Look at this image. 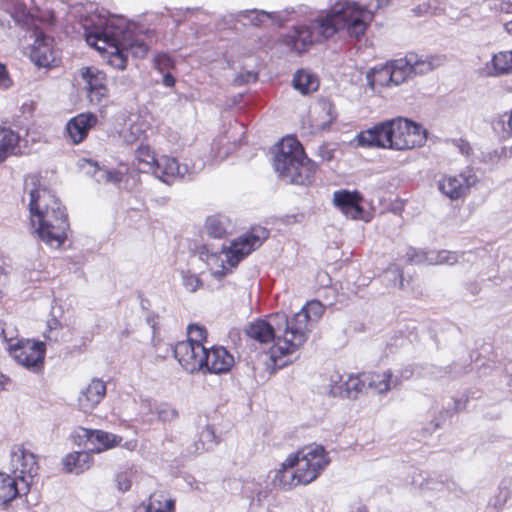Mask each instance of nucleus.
<instances>
[{
	"mask_svg": "<svg viewBox=\"0 0 512 512\" xmlns=\"http://www.w3.org/2000/svg\"><path fill=\"white\" fill-rule=\"evenodd\" d=\"M373 13L358 3L341 0L325 16L308 25L295 26L283 38V43L296 53L306 52L310 46L345 30L350 37L363 36L373 20Z\"/></svg>",
	"mask_w": 512,
	"mask_h": 512,
	"instance_id": "nucleus-1",
	"label": "nucleus"
},
{
	"mask_svg": "<svg viewBox=\"0 0 512 512\" xmlns=\"http://www.w3.org/2000/svg\"><path fill=\"white\" fill-rule=\"evenodd\" d=\"M85 38L99 52L109 53L110 64L120 70L126 68L128 53L143 58L149 49L143 35L136 32V26L122 16L110 17L95 30L86 32Z\"/></svg>",
	"mask_w": 512,
	"mask_h": 512,
	"instance_id": "nucleus-2",
	"label": "nucleus"
},
{
	"mask_svg": "<svg viewBox=\"0 0 512 512\" xmlns=\"http://www.w3.org/2000/svg\"><path fill=\"white\" fill-rule=\"evenodd\" d=\"M36 177L31 178L29 210L31 224L38 237L47 245L59 248L67 237L68 216L58 198L45 187H36Z\"/></svg>",
	"mask_w": 512,
	"mask_h": 512,
	"instance_id": "nucleus-3",
	"label": "nucleus"
},
{
	"mask_svg": "<svg viewBox=\"0 0 512 512\" xmlns=\"http://www.w3.org/2000/svg\"><path fill=\"white\" fill-rule=\"evenodd\" d=\"M426 140L427 132L421 125L406 118L397 117L360 132L354 141L359 147L409 150L422 147Z\"/></svg>",
	"mask_w": 512,
	"mask_h": 512,
	"instance_id": "nucleus-4",
	"label": "nucleus"
},
{
	"mask_svg": "<svg viewBox=\"0 0 512 512\" xmlns=\"http://www.w3.org/2000/svg\"><path fill=\"white\" fill-rule=\"evenodd\" d=\"M245 334L259 343L275 341L268 352L273 370L285 367L290 362L287 357L298 350L290 341L288 317L282 313L250 323L245 328Z\"/></svg>",
	"mask_w": 512,
	"mask_h": 512,
	"instance_id": "nucleus-5",
	"label": "nucleus"
},
{
	"mask_svg": "<svg viewBox=\"0 0 512 512\" xmlns=\"http://www.w3.org/2000/svg\"><path fill=\"white\" fill-rule=\"evenodd\" d=\"M278 177L289 184L310 185L314 181L316 165L303 150L300 142L293 137L283 138L273 159Z\"/></svg>",
	"mask_w": 512,
	"mask_h": 512,
	"instance_id": "nucleus-6",
	"label": "nucleus"
},
{
	"mask_svg": "<svg viewBox=\"0 0 512 512\" xmlns=\"http://www.w3.org/2000/svg\"><path fill=\"white\" fill-rule=\"evenodd\" d=\"M269 237V231L261 226L253 227L248 233L234 240L229 247L218 253H208L205 261L211 274L220 279L236 267L252 251L259 248Z\"/></svg>",
	"mask_w": 512,
	"mask_h": 512,
	"instance_id": "nucleus-7",
	"label": "nucleus"
},
{
	"mask_svg": "<svg viewBox=\"0 0 512 512\" xmlns=\"http://www.w3.org/2000/svg\"><path fill=\"white\" fill-rule=\"evenodd\" d=\"M331 459L322 445H308L287 457L286 465H295L303 485L314 482L328 467Z\"/></svg>",
	"mask_w": 512,
	"mask_h": 512,
	"instance_id": "nucleus-8",
	"label": "nucleus"
},
{
	"mask_svg": "<svg viewBox=\"0 0 512 512\" xmlns=\"http://www.w3.org/2000/svg\"><path fill=\"white\" fill-rule=\"evenodd\" d=\"M445 57L440 55H424L415 52H408L404 57L389 61L395 86L418 75H424L442 66Z\"/></svg>",
	"mask_w": 512,
	"mask_h": 512,
	"instance_id": "nucleus-9",
	"label": "nucleus"
},
{
	"mask_svg": "<svg viewBox=\"0 0 512 512\" xmlns=\"http://www.w3.org/2000/svg\"><path fill=\"white\" fill-rule=\"evenodd\" d=\"M188 334L187 340L180 341L174 346L173 354L185 371L195 373L204 368L206 347L202 340L206 339V331L199 326L190 325Z\"/></svg>",
	"mask_w": 512,
	"mask_h": 512,
	"instance_id": "nucleus-10",
	"label": "nucleus"
},
{
	"mask_svg": "<svg viewBox=\"0 0 512 512\" xmlns=\"http://www.w3.org/2000/svg\"><path fill=\"white\" fill-rule=\"evenodd\" d=\"M325 312V306L318 300L308 301L300 311L288 318L293 346L299 350L308 340L309 334Z\"/></svg>",
	"mask_w": 512,
	"mask_h": 512,
	"instance_id": "nucleus-11",
	"label": "nucleus"
},
{
	"mask_svg": "<svg viewBox=\"0 0 512 512\" xmlns=\"http://www.w3.org/2000/svg\"><path fill=\"white\" fill-rule=\"evenodd\" d=\"M39 465L36 455L22 445L14 446L10 453V471L20 482L22 490H29L38 475Z\"/></svg>",
	"mask_w": 512,
	"mask_h": 512,
	"instance_id": "nucleus-12",
	"label": "nucleus"
},
{
	"mask_svg": "<svg viewBox=\"0 0 512 512\" xmlns=\"http://www.w3.org/2000/svg\"><path fill=\"white\" fill-rule=\"evenodd\" d=\"M204 167V163L189 166L187 163L180 164L175 158L162 155L158 157L152 174L166 184H172L176 180H191Z\"/></svg>",
	"mask_w": 512,
	"mask_h": 512,
	"instance_id": "nucleus-13",
	"label": "nucleus"
},
{
	"mask_svg": "<svg viewBox=\"0 0 512 512\" xmlns=\"http://www.w3.org/2000/svg\"><path fill=\"white\" fill-rule=\"evenodd\" d=\"M477 181L478 178L475 173L470 169H466L457 175H442L437 181V187L450 200H458L466 197Z\"/></svg>",
	"mask_w": 512,
	"mask_h": 512,
	"instance_id": "nucleus-14",
	"label": "nucleus"
},
{
	"mask_svg": "<svg viewBox=\"0 0 512 512\" xmlns=\"http://www.w3.org/2000/svg\"><path fill=\"white\" fill-rule=\"evenodd\" d=\"M10 355L20 365L37 371L43 366L45 344L31 340L19 341L10 346Z\"/></svg>",
	"mask_w": 512,
	"mask_h": 512,
	"instance_id": "nucleus-15",
	"label": "nucleus"
},
{
	"mask_svg": "<svg viewBox=\"0 0 512 512\" xmlns=\"http://www.w3.org/2000/svg\"><path fill=\"white\" fill-rule=\"evenodd\" d=\"M81 77L86 84L87 97L92 105L105 106L109 99L106 74L94 67L82 69Z\"/></svg>",
	"mask_w": 512,
	"mask_h": 512,
	"instance_id": "nucleus-16",
	"label": "nucleus"
},
{
	"mask_svg": "<svg viewBox=\"0 0 512 512\" xmlns=\"http://www.w3.org/2000/svg\"><path fill=\"white\" fill-rule=\"evenodd\" d=\"M30 58L38 67L49 68L56 66L60 54L54 48V39L40 31L35 32V40L31 48Z\"/></svg>",
	"mask_w": 512,
	"mask_h": 512,
	"instance_id": "nucleus-17",
	"label": "nucleus"
},
{
	"mask_svg": "<svg viewBox=\"0 0 512 512\" xmlns=\"http://www.w3.org/2000/svg\"><path fill=\"white\" fill-rule=\"evenodd\" d=\"M295 12L294 8H287L278 12H266L257 9L243 10L237 13L236 20L242 22L244 25L250 24L253 26H261L266 21L271 20V22L281 26L290 20L289 14Z\"/></svg>",
	"mask_w": 512,
	"mask_h": 512,
	"instance_id": "nucleus-18",
	"label": "nucleus"
},
{
	"mask_svg": "<svg viewBox=\"0 0 512 512\" xmlns=\"http://www.w3.org/2000/svg\"><path fill=\"white\" fill-rule=\"evenodd\" d=\"M234 363V356L223 346L215 345L205 350L203 369L209 373H227Z\"/></svg>",
	"mask_w": 512,
	"mask_h": 512,
	"instance_id": "nucleus-19",
	"label": "nucleus"
},
{
	"mask_svg": "<svg viewBox=\"0 0 512 512\" xmlns=\"http://www.w3.org/2000/svg\"><path fill=\"white\" fill-rule=\"evenodd\" d=\"M79 436L86 438L87 442L91 445V451L94 453H101L106 450L119 446L122 442V437L103 430H93L88 428H79Z\"/></svg>",
	"mask_w": 512,
	"mask_h": 512,
	"instance_id": "nucleus-20",
	"label": "nucleus"
},
{
	"mask_svg": "<svg viewBox=\"0 0 512 512\" xmlns=\"http://www.w3.org/2000/svg\"><path fill=\"white\" fill-rule=\"evenodd\" d=\"M106 395V383L93 378L89 384L84 387L78 397V406L81 411L91 413L104 399Z\"/></svg>",
	"mask_w": 512,
	"mask_h": 512,
	"instance_id": "nucleus-21",
	"label": "nucleus"
},
{
	"mask_svg": "<svg viewBox=\"0 0 512 512\" xmlns=\"http://www.w3.org/2000/svg\"><path fill=\"white\" fill-rule=\"evenodd\" d=\"M362 200L358 192H350L347 190L336 191L333 195V202L337 208L348 218L361 219L363 215V207L360 205Z\"/></svg>",
	"mask_w": 512,
	"mask_h": 512,
	"instance_id": "nucleus-22",
	"label": "nucleus"
},
{
	"mask_svg": "<svg viewBox=\"0 0 512 512\" xmlns=\"http://www.w3.org/2000/svg\"><path fill=\"white\" fill-rule=\"evenodd\" d=\"M97 123V116L92 113H82L72 118L66 125V131L74 144L82 142L88 131Z\"/></svg>",
	"mask_w": 512,
	"mask_h": 512,
	"instance_id": "nucleus-23",
	"label": "nucleus"
},
{
	"mask_svg": "<svg viewBox=\"0 0 512 512\" xmlns=\"http://www.w3.org/2000/svg\"><path fill=\"white\" fill-rule=\"evenodd\" d=\"M287 458L278 469L271 472V483L274 488L280 490H291L292 488L303 485L298 479V469L295 465H286Z\"/></svg>",
	"mask_w": 512,
	"mask_h": 512,
	"instance_id": "nucleus-24",
	"label": "nucleus"
},
{
	"mask_svg": "<svg viewBox=\"0 0 512 512\" xmlns=\"http://www.w3.org/2000/svg\"><path fill=\"white\" fill-rule=\"evenodd\" d=\"M482 73L488 77L512 74V50L494 54L491 60L485 63Z\"/></svg>",
	"mask_w": 512,
	"mask_h": 512,
	"instance_id": "nucleus-25",
	"label": "nucleus"
},
{
	"mask_svg": "<svg viewBox=\"0 0 512 512\" xmlns=\"http://www.w3.org/2000/svg\"><path fill=\"white\" fill-rule=\"evenodd\" d=\"M367 386L379 394H386L389 390L401 385L402 379L393 376L391 370L382 373H370L366 375Z\"/></svg>",
	"mask_w": 512,
	"mask_h": 512,
	"instance_id": "nucleus-26",
	"label": "nucleus"
},
{
	"mask_svg": "<svg viewBox=\"0 0 512 512\" xmlns=\"http://www.w3.org/2000/svg\"><path fill=\"white\" fill-rule=\"evenodd\" d=\"M175 501L163 492H155L146 502H142L134 512H174Z\"/></svg>",
	"mask_w": 512,
	"mask_h": 512,
	"instance_id": "nucleus-27",
	"label": "nucleus"
},
{
	"mask_svg": "<svg viewBox=\"0 0 512 512\" xmlns=\"http://www.w3.org/2000/svg\"><path fill=\"white\" fill-rule=\"evenodd\" d=\"M29 490H22L20 482L12 475L0 473V507H5L9 502Z\"/></svg>",
	"mask_w": 512,
	"mask_h": 512,
	"instance_id": "nucleus-28",
	"label": "nucleus"
},
{
	"mask_svg": "<svg viewBox=\"0 0 512 512\" xmlns=\"http://www.w3.org/2000/svg\"><path fill=\"white\" fill-rule=\"evenodd\" d=\"M20 135L9 127L0 126V163L19 151Z\"/></svg>",
	"mask_w": 512,
	"mask_h": 512,
	"instance_id": "nucleus-29",
	"label": "nucleus"
},
{
	"mask_svg": "<svg viewBox=\"0 0 512 512\" xmlns=\"http://www.w3.org/2000/svg\"><path fill=\"white\" fill-rule=\"evenodd\" d=\"M367 84L371 89L379 86H395L393 71L389 62L372 68L366 75Z\"/></svg>",
	"mask_w": 512,
	"mask_h": 512,
	"instance_id": "nucleus-30",
	"label": "nucleus"
},
{
	"mask_svg": "<svg viewBox=\"0 0 512 512\" xmlns=\"http://www.w3.org/2000/svg\"><path fill=\"white\" fill-rule=\"evenodd\" d=\"M292 85L295 90L307 95L318 90L319 79L314 73L306 69H299L293 76Z\"/></svg>",
	"mask_w": 512,
	"mask_h": 512,
	"instance_id": "nucleus-31",
	"label": "nucleus"
},
{
	"mask_svg": "<svg viewBox=\"0 0 512 512\" xmlns=\"http://www.w3.org/2000/svg\"><path fill=\"white\" fill-rule=\"evenodd\" d=\"M92 462L91 455L86 451L73 452L63 459V467L66 472L80 474L87 470Z\"/></svg>",
	"mask_w": 512,
	"mask_h": 512,
	"instance_id": "nucleus-32",
	"label": "nucleus"
},
{
	"mask_svg": "<svg viewBox=\"0 0 512 512\" xmlns=\"http://www.w3.org/2000/svg\"><path fill=\"white\" fill-rule=\"evenodd\" d=\"M232 229L230 220L224 215H212L206 219V233L214 238H223Z\"/></svg>",
	"mask_w": 512,
	"mask_h": 512,
	"instance_id": "nucleus-33",
	"label": "nucleus"
},
{
	"mask_svg": "<svg viewBox=\"0 0 512 512\" xmlns=\"http://www.w3.org/2000/svg\"><path fill=\"white\" fill-rule=\"evenodd\" d=\"M148 123L139 115L129 118V126L121 132L123 140L127 144H132L138 140L147 130Z\"/></svg>",
	"mask_w": 512,
	"mask_h": 512,
	"instance_id": "nucleus-34",
	"label": "nucleus"
},
{
	"mask_svg": "<svg viewBox=\"0 0 512 512\" xmlns=\"http://www.w3.org/2000/svg\"><path fill=\"white\" fill-rule=\"evenodd\" d=\"M218 444V438L212 426L206 424L198 435V440L194 443L195 454L213 449Z\"/></svg>",
	"mask_w": 512,
	"mask_h": 512,
	"instance_id": "nucleus-35",
	"label": "nucleus"
},
{
	"mask_svg": "<svg viewBox=\"0 0 512 512\" xmlns=\"http://www.w3.org/2000/svg\"><path fill=\"white\" fill-rule=\"evenodd\" d=\"M135 157L139 162V169L144 172H152L158 160L151 147L143 144L136 149Z\"/></svg>",
	"mask_w": 512,
	"mask_h": 512,
	"instance_id": "nucleus-36",
	"label": "nucleus"
},
{
	"mask_svg": "<svg viewBox=\"0 0 512 512\" xmlns=\"http://www.w3.org/2000/svg\"><path fill=\"white\" fill-rule=\"evenodd\" d=\"M320 111L321 123L319 126L322 129L328 128L337 118V112L334 104L329 99H320L317 103Z\"/></svg>",
	"mask_w": 512,
	"mask_h": 512,
	"instance_id": "nucleus-37",
	"label": "nucleus"
},
{
	"mask_svg": "<svg viewBox=\"0 0 512 512\" xmlns=\"http://www.w3.org/2000/svg\"><path fill=\"white\" fill-rule=\"evenodd\" d=\"M464 256V253H457L447 250L431 251L430 265H454L459 262V259Z\"/></svg>",
	"mask_w": 512,
	"mask_h": 512,
	"instance_id": "nucleus-38",
	"label": "nucleus"
},
{
	"mask_svg": "<svg viewBox=\"0 0 512 512\" xmlns=\"http://www.w3.org/2000/svg\"><path fill=\"white\" fill-rule=\"evenodd\" d=\"M367 385L366 375H364V379H361L357 376H350L347 380H345V394L344 398H356L359 393L363 391L365 386Z\"/></svg>",
	"mask_w": 512,
	"mask_h": 512,
	"instance_id": "nucleus-39",
	"label": "nucleus"
},
{
	"mask_svg": "<svg viewBox=\"0 0 512 512\" xmlns=\"http://www.w3.org/2000/svg\"><path fill=\"white\" fill-rule=\"evenodd\" d=\"M93 176L99 183L103 182L117 184L122 181L123 174L117 170L104 169L94 165Z\"/></svg>",
	"mask_w": 512,
	"mask_h": 512,
	"instance_id": "nucleus-40",
	"label": "nucleus"
},
{
	"mask_svg": "<svg viewBox=\"0 0 512 512\" xmlns=\"http://www.w3.org/2000/svg\"><path fill=\"white\" fill-rule=\"evenodd\" d=\"M180 276L182 285L189 293H194L203 286V281L200 279V277L190 270H181Z\"/></svg>",
	"mask_w": 512,
	"mask_h": 512,
	"instance_id": "nucleus-41",
	"label": "nucleus"
},
{
	"mask_svg": "<svg viewBox=\"0 0 512 512\" xmlns=\"http://www.w3.org/2000/svg\"><path fill=\"white\" fill-rule=\"evenodd\" d=\"M384 279L393 287L405 288L403 272L397 265H391L384 272Z\"/></svg>",
	"mask_w": 512,
	"mask_h": 512,
	"instance_id": "nucleus-42",
	"label": "nucleus"
},
{
	"mask_svg": "<svg viewBox=\"0 0 512 512\" xmlns=\"http://www.w3.org/2000/svg\"><path fill=\"white\" fill-rule=\"evenodd\" d=\"M329 393L334 397H343L345 394V380L338 372L333 373L330 377Z\"/></svg>",
	"mask_w": 512,
	"mask_h": 512,
	"instance_id": "nucleus-43",
	"label": "nucleus"
},
{
	"mask_svg": "<svg viewBox=\"0 0 512 512\" xmlns=\"http://www.w3.org/2000/svg\"><path fill=\"white\" fill-rule=\"evenodd\" d=\"M430 256L431 251H423L416 248H409L406 252L407 261L412 264L430 265Z\"/></svg>",
	"mask_w": 512,
	"mask_h": 512,
	"instance_id": "nucleus-44",
	"label": "nucleus"
},
{
	"mask_svg": "<svg viewBox=\"0 0 512 512\" xmlns=\"http://www.w3.org/2000/svg\"><path fill=\"white\" fill-rule=\"evenodd\" d=\"M158 419L163 422H171L178 418V412L175 408L168 404H163L157 407L156 410Z\"/></svg>",
	"mask_w": 512,
	"mask_h": 512,
	"instance_id": "nucleus-45",
	"label": "nucleus"
},
{
	"mask_svg": "<svg viewBox=\"0 0 512 512\" xmlns=\"http://www.w3.org/2000/svg\"><path fill=\"white\" fill-rule=\"evenodd\" d=\"M174 59L167 53H159L154 58L155 67L159 71H164L174 66Z\"/></svg>",
	"mask_w": 512,
	"mask_h": 512,
	"instance_id": "nucleus-46",
	"label": "nucleus"
},
{
	"mask_svg": "<svg viewBox=\"0 0 512 512\" xmlns=\"http://www.w3.org/2000/svg\"><path fill=\"white\" fill-rule=\"evenodd\" d=\"M436 377H455L461 373H463V368L457 366H447L438 368L435 372H433Z\"/></svg>",
	"mask_w": 512,
	"mask_h": 512,
	"instance_id": "nucleus-47",
	"label": "nucleus"
},
{
	"mask_svg": "<svg viewBox=\"0 0 512 512\" xmlns=\"http://www.w3.org/2000/svg\"><path fill=\"white\" fill-rule=\"evenodd\" d=\"M436 7H433L429 2H423L412 9L416 17H422L435 14Z\"/></svg>",
	"mask_w": 512,
	"mask_h": 512,
	"instance_id": "nucleus-48",
	"label": "nucleus"
},
{
	"mask_svg": "<svg viewBox=\"0 0 512 512\" xmlns=\"http://www.w3.org/2000/svg\"><path fill=\"white\" fill-rule=\"evenodd\" d=\"M116 485L119 491L126 492L131 488V478L128 472H121L116 475Z\"/></svg>",
	"mask_w": 512,
	"mask_h": 512,
	"instance_id": "nucleus-49",
	"label": "nucleus"
},
{
	"mask_svg": "<svg viewBox=\"0 0 512 512\" xmlns=\"http://www.w3.org/2000/svg\"><path fill=\"white\" fill-rule=\"evenodd\" d=\"M13 80L4 64L0 62V89L6 90L12 87Z\"/></svg>",
	"mask_w": 512,
	"mask_h": 512,
	"instance_id": "nucleus-50",
	"label": "nucleus"
},
{
	"mask_svg": "<svg viewBox=\"0 0 512 512\" xmlns=\"http://www.w3.org/2000/svg\"><path fill=\"white\" fill-rule=\"evenodd\" d=\"M452 143L455 147H457V149L459 150V152L463 155H469L470 152H471V146L470 144L466 141V140H463V139H454L452 140Z\"/></svg>",
	"mask_w": 512,
	"mask_h": 512,
	"instance_id": "nucleus-51",
	"label": "nucleus"
},
{
	"mask_svg": "<svg viewBox=\"0 0 512 512\" xmlns=\"http://www.w3.org/2000/svg\"><path fill=\"white\" fill-rule=\"evenodd\" d=\"M59 326V322L56 319H52L48 322L49 331L48 334H44L45 338L48 340H56L57 336H53L54 330Z\"/></svg>",
	"mask_w": 512,
	"mask_h": 512,
	"instance_id": "nucleus-52",
	"label": "nucleus"
},
{
	"mask_svg": "<svg viewBox=\"0 0 512 512\" xmlns=\"http://www.w3.org/2000/svg\"><path fill=\"white\" fill-rule=\"evenodd\" d=\"M466 289L471 295L475 296L481 291V286L478 282L473 281L466 284Z\"/></svg>",
	"mask_w": 512,
	"mask_h": 512,
	"instance_id": "nucleus-53",
	"label": "nucleus"
},
{
	"mask_svg": "<svg viewBox=\"0 0 512 512\" xmlns=\"http://www.w3.org/2000/svg\"><path fill=\"white\" fill-rule=\"evenodd\" d=\"M10 382L11 380L8 376L0 374V392L6 390Z\"/></svg>",
	"mask_w": 512,
	"mask_h": 512,
	"instance_id": "nucleus-54",
	"label": "nucleus"
},
{
	"mask_svg": "<svg viewBox=\"0 0 512 512\" xmlns=\"http://www.w3.org/2000/svg\"><path fill=\"white\" fill-rule=\"evenodd\" d=\"M163 84H164L166 87H172V86H174V84H175V79H174V77H173L171 74H169V73L165 74V75H164V78H163Z\"/></svg>",
	"mask_w": 512,
	"mask_h": 512,
	"instance_id": "nucleus-55",
	"label": "nucleus"
},
{
	"mask_svg": "<svg viewBox=\"0 0 512 512\" xmlns=\"http://www.w3.org/2000/svg\"><path fill=\"white\" fill-rule=\"evenodd\" d=\"M412 373V370L406 368L401 372V378L407 380L411 377Z\"/></svg>",
	"mask_w": 512,
	"mask_h": 512,
	"instance_id": "nucleus-56",
	"label": "nucleus"
},
{
	"mask_svg": "<svg viewBox=\"0 0 512 512\" xmlns=\"http://www.w3.org/2000/svg\"><path fill=\"white\" fill-rule=\"evenodd\" d=\"M504 30L510 35L512 36V20L510 21H507L506 23H504Z\"/></svg>",
	"mask_w": 512,
	"mask_h": 512,
	"instance_id": "nucleus-57",
	"label": "nucleus"
},
{
	"mask_svg": "<svg viewBox=\"0 0 512 512\" xmlns=\"http://www.w3.org/2000/svg\"><path fill=\"white\" fill-rule=\"evenodd\" d=\"M439 426H440V423H439L438 421H432V422H431V428H430L431 432H433V431H435L436 429H438V428H439Z\"/></svg>",
	"mask_w": 512,
	"mask_h": 512,
	"instance_id": "nucleus-58",
	"label": "nucleus"
},
{
	"mask_svg": "<svg viewBox=\"0 0 512 512\" xmlns=\"http://www.w3.org/2000/svg\"><path fill=\"white\" fill-rule=\"evenodd\" d=\"M350 512H367L366 509L362 506H357L355 508H352Z\"/></svg>",
	"mask_w": 512,
	"mask_h": 512,
	"instance_id": "nucleus-59",
	"label": "nucleus"
},
{
	"mask_svg": "<svg viewBox=\"0 0 512 512\" xmlns=\"http://www.w3.org/2000/svg\"><path fill=\"white\" fill-rule=\"evenodd\" d=\"M508 126H509L510 131L512 132V112L508 116Z\"/></svg>",
	"mask_w": 512,
	"mask_h": 512,
	"instance_id": "nucleus-60",
	"label": "nucleus"
},
{
	"mask_svg": "<svg viewBox=\"0 0 512 512\" xmlns=\"http://www.w3.org/2000/svg\"><path fill=\"white\" fill-rule=\"evenodd\" d=\"M249 77H250V78H253L254 80L256 79V75L251 74V73L249 74Z\"/></svg>",
	"mask_w": 512,
	"mask_h": 512,
	"instance_id": "nucleus-61",
	"label": "nucleus"
},
{
	"mask_svg": "<svg viewBox=\"0 0 512 512\" xmlns=\"http://www.w3.org/2000/svg\"><path fill=\"white\" fill-rule=\"evenodd\" d=\"M131 444H132L131 442H129V443L127 442V443L125 444V446H126L127 448H129V449H130V445H131Z\"/></svg>",
	"mask_w": 512,
	"mask_h": 512,
	"instance_id": "nucleus-62",
	"label": "nucleus"
},
{
	"mask_svg": "<svg viewBox=\"0 0 512 512\" xmlns=\"http://www.w3.org/2000/svg\"><path fill=\"white\" fill-rule=\"evenodd\" d=\"M123 334L128 335V334H129V331L126 329V330L123 332Z\"/></svg>",
	"mask_w": 512,
	"mask_h": 512,
	"instance_id": "nucleus-63",
	"label": "nucleus"
},
{
	"mask_svg": "<svg viewBox=\"0 0 512 512\" xmlns=\"http://www.w3.org/2000/svg\"><path fill=\"white\" fill-rule=\"evenodd\" d=\"M186 11L187 12H192V11H194V9L187 8Z\"/></svg>",
	"mask_w": 512,
	"mask_h": 512,
	"instance_id": "nucleus-64",
	"label": "nucleus"
}]
</instances>
